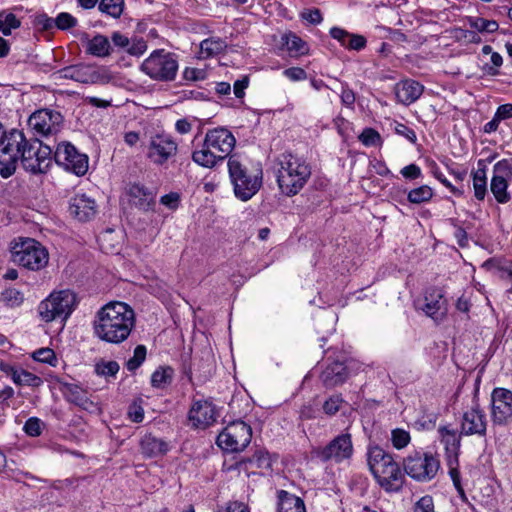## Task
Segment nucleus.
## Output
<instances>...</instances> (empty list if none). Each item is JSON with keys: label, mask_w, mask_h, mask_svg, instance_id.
<instances>
[{"label": "nucleus", "mask_w": 512, "mask_h": 512, "mask_svg": "<svg viewBox=\"0 0 512 512\" xmlns=\"http://www.w3.org/2000/svg\"><path fill=\"white\" fill-rule=\"evenodd\" d=\"M135 320V312L128 304L120 301L109 302L95 315L94 334L104 342L120 344L130 336Z\"/></svg>", "instance_id": "nucleus-1"}, {"label": "nucleus", "mask_w": 512, "mask_h": 512, "mask_svg": "<svg viewBox=\"0 0 512 512\" xmlns=\"http://www.w3.org/2000/svg\"><path fill=\"white\" fill-rule=\"evenodd\" d=\"M277 184L282 194L297 195L311 176V167L302 158L291 153H283L278 159Z\"/></svg>", "instance_id": "nucleus-2"}, {"label": "nucleus", "mask_w": 512, "mask_h": 512, "mask_svg": "<svg viewBox=\"0 0 512 512\" xmlns=\"http://www.w3.org/2000/svg\"><path fill=\"white\" fill-rule=\"evenodd\" d=\"M368 465L377 483L386 492H399L405 477L392 456L379 446L368 450Z\"/></svg>", "instance_id": "nucleus-3"}, {"label": "nucleus", "mask_w": 512, "mask_h": 512, "mask_svg": "<svg viewBox=\"0 0 512 512\" xmlns=\"http://www.w3.org/2000/svg\"><path fill=\"white\" fill-rule=\"evenodd\" d=\"M228 172L233 193L240 201L250 200L262 186V169L250 171L235 154L229 156Z\"/></svg>", "instance_id": "nucleus-4"}, {"label": "nucleus", "mask_w": 512, "mask_h": 512, "mask_svg": "<svg viewBox=\"0 0 512 512\" xmlns=\"http://www.w3.org/2000/svg\"><path fill=\"white\" fill-rule=\"evenodd\" d=\"M25 145H27V138L20 130L12 129L1 136L0 175L3 178H8L15 173Z\"/></svg>", "instance_id": "nucleus-5"}, {"label": "nucleus", "mask_w": 512, "mask_h": 512, "mask_svg": "<svg viewBox=\"0 0 512 512\" xmlns=\"http://www.w3.org/2000/svg\"><path fill=\"white\" fill-rule=\"evenodd\" d=\"M11 255L14 263L33 271L41 270L49 261L46 248L32 238L16 242L11 249Z\"/></svg>", "instance_id": "nucleus-6"}, {"label": "nucleus", "mask_w": 512, "mask_h": 512, "mask_svg": "<svg viewBox=\"0 0 512 512\" xmlns=\"http://www.w3.org/2000/svg\"><path fill=\"white\" fill-rule=\"evenodd\" d=\"M313 456L323 463L342 464L349 462L354 454L352 435L345 429L326 445L315 448Z\"/></svg>", "instance_id": "nucleus-7"}, {"label": "nucleus", "mask_w": 512, "mask_h": 512, "mask_svg": "<svg viewBox=\"0 0 512 512\" xmlns=\"http://www.w3.org/2000/svg\"><path fill=\"white\" fill-rule=\"evenodd\" d=\"M76 306V295L70 290L52 293L38 307L42 320L51 322L57 318L67 319Z\"/></svg>", "instance_id": "nucleus-8"}, {"label": "nucleus", "mask_w": 512, "mask_h": 512, "mask_svg": "<svg viewBox=\"0 0 512 512\" xmlns=\"http://www.w3.org/2000/svg\"><path fill=\"white\" fill-rule=\"evenodd\" d=\"M403 467L408 476L418 482L431 481L437 475L440 462L433 454L415 452L403 461Z\"/></svg>", "instance_id": "nucleus-9"}, {"label": "nucleus", "mask_w": 512, "mask_h": 512, "mask_svg": "<svg viewBox=\"0 0 512 512\" xmlns=\"http://www.w3.org/2000/svg\"><path fill=\"white\" fill-rule=\"evenodd\" d=\"M177 69L176 59L164 50H155L141 65V70L145 74L160 81L173 80Z\"/></svg>", "instance_id": "nucleus-10"}, {"label": "nucleus", "mask_w": 512, "mask_h": 512, "mask_svg": "<svg viewBox=\"0 0 512 512\" xmlns=\"http://www.w3.org/2000/svg\"><path fill=\"white\" fill-rule=\"evenodd\" d=\"M51 153L50 146L43 145L37 139H27L20 160L26 171L33 174L45 173L51 164Z\"/></svg>", "instance_id": "nucleus-11"}, {"label": "nucleus", "mask_w": 512, "mask_h": 512, "mask_svg": "<svg viewBox=\"0 0 512 512\" xmlns=\"http://www.w3.org/2000/svg\"><path fill=\"white\" fill-rule=\"evenodd\" d=\"M58 73L61 78L83 84H107L112 80L111 73L107 68L89 64L67 66Z\"/></svg>", "instance_id": "nucleus-12"}, {"label": "nucleus", "mask_w": 512, "mask_h": 512, "mask_svg": "<svg viewBox=\"0 0 512 512\" xmlns=\"http://www.w3.org/2000/svg\"><path fill=\"white\" fill-rule=\"evenodd\" d=\"M223 134L224 130L222 128L209 131L203 149L195 151L192 155L194 162L204 167H212L218 161L223 160Z\"/></svg>", "instance_id": "nucleus-13"}, {"label": "nucleus", "mask_w": 512, "mask_h": 512, "mask_svg": "<svg viewBox=\"0 0 512 512\" xmlns=\"http://www.w3.org/2000/svg\"><path fill=\"white\" fill-rule=\"evenodd\" d=\"M54 158L58 165L77 176H83L88 170V156L80 153L69 142H63L57 146Z\"/></svg>", "instance_id": "nucleus-14"}, {"label": "nucleus", "mask_w": 512, "mask_h": 512, "mask_svg": "<svg viewBox=\"0 0 512 512\" xmlns=\"http://www.w3.org/2000/svg\"><path fill=\"white\" fill-rule=\"evenodd\" d=\"M28 125L39 136L55 135L62 128L63 116L58 111L40 109L29 117Z\"/></svg>", "instance_id": "nucleus-15"}, {"label": "nucleus", "mask_w": 512, "mask_h": 512, "mask_svg": "<svg viewBox=\"0 0 512 512\" xmlns=\"http://www.w3.org/2000/svg\"><path fill=\"white\" fill-rule=\"evenodd\" d=\"M512 179V160L502 159L493 167L490 190L496 201L505 204L510 201L511 196L507 191L509 181Z\"/></svg>", "instance_id": "nucleus-16"}, {"label": "nucleus", "mask_w": 512, "mask_h": 512, "mask_svg": "<svg viewBox=\"0 0 512 512\" xmlns=\"http://www.w3.org/2000/svg\"><path fill=\"white\" fill-rule=\"evenodd\" d=\"M491 420L494 425L506 426L512 422V392L494 388L491 393Z\"/></svg>", "instance_id": "nucleus-17"}, {"label": "nucleus", "mask_w": 512, "mask_h": 512, "mask_svg": "<svg viewBox=\"0 0 512 512\" xmlns=\"http://www.w3.org/2000/svg\"><path fill=\"white\" fill-rule=\"evenodd\" d=\"M178 151L177 143L171 136L155 134L150 137L147 146V157L156 165H163L169 159L176 156Z\"/></svg>", "instance_id": "nucleus-18"}, {"label": "nucleus", "mask_w": 512, "mask_h": 512, "mask_svg": "<svg viewBox=\"0 0 512 512\" xmlns=\"http://www.w3.org/2000/svg\"><path fill=\"white\" fill-rule=\"evenodd\" d=\"M252 438V429L242 420H234L226 425V452L243 451Z\"/></svg>", "instance_id": "nucleus-19"}, {"label": "nucleus", "mask_w": 512, "mask_h": 512, "mask_svg": "<svg viewBox=\"0 0 512 512\" xmlns=\"http://www.w3.org/2000/svg\"><path fill=\"white\" fill-rule=\"evenodd\" d=\"M421 310L435 322H441L447 314V300L442 288L428 287L424 292V304Z\"/></svg>", "instance_id": "nucleus-20"}, {"label": "nucleus", "mask_w": 512, "mask_h": 512, "mask_svg": "<svg viewBox=\"0 0 512 512\" xmlns=\"http://www.w3.org/2000/svg\"><path fill=\"white\" fill-rule=\"evenodd\" d=\"M487 416L478 404L466 410L461 419V434L465 436H485L487 430Z\"/></svg>", "instance_id": "nucleus-21"}, {"label": "nucleus", "mask_w": 512, "mask_h": 512, "mask_svg": "<svg viewBox=\"0 0 512 512\" xmlns=\"http://www.w3.org/2000/svg\"><path fill=\"white\" fill-rule=\"evenodd\" d=\"M57 382L59 384V390L68 402L73 403L90 413L100 411L98 403L90 398L86 390L76 384L67 383L61 380H58Z\"/></svg>", "instance_id": "nucleus-22"}, {"label": "nucleus", "mask_w": 512, "mask_h": 512, "mask_svg": "<svg viewBox=\"0 0 512 512\" xmlns=\"http://www.w3.org/2000/svg\"><path fill=\"white\" fill-rule=\"evenodd\" d=\"M216 419V410L212 403L206 400L195 401L189 411V421L196 428H206Z\"/></svg>", "instance_id": "nucleus-23"}, {"label": "nucleus", "mask_w": 512, "mask_h": 512, "mask_svg": "<svg viewBox=\"0 0 512 512\" xmlns=\"http://www.w3.org/2000/svg\"><path fill=\"white\" fill-rule=\"evenodd\" d=\"M440 442L444 445L448 454V462L457 461L458 452L461 444V432L453 428L451 425L440 426L438 428Z\"/></svg>", "instance_id": "nucleus-24"}, {"label": "nucleus", "mask_w": 512, "mask_h": 512, "mask_svg": "<svg viewBox=\"0 0 512 512\" xmlns=\"http://www.w3.org/2000/svg\"><path fill=\"white\" fill-rule=\"evenodd\" d=\"M69 212L79 221H88L96 214L95 201L84 194L75 195L70 200Z\"/></svg>", "instance_id": "nucleus-25"}, {"label": "nucleus", "mask_w": 512, "mask_h": 512, "mask_svg": "<svg viewBox=\"0 0 512 512\" xmlns=\"http://www.w3.org/2000/svg\"><path fill=\"white\" fill-rule=\"evenodd\" d=\"M423 90V85L412 79L402 80L394 88L397 101L404 105L414 103L422 95Z\"/></svg>", "instance_id": "nucleus-26"}, {"label": "nucleus", "mask_w": 512, "mask_h": 512, "mask_svg": "<svg viewBox=\"0 0 512 512\" xmlns=\"http://www.w3.org/2000/svg\"><path fill=\"white\" fill-rule=\"evenodd\" d=\"M349 373L346 365L340 361L329 363L320 375V380L326 388H333L343 384Z\"/></svg>", "instance_id": "nucleus-27"}, {"label": "nucleus", "mask_w": 512, "mask_h": 512, "mask_svg": "<svg viewBox=\"0 0 512 512\" xmlns=\"http://www.w3.org/2000/svg\"><path fill=\"white\" fill-rule=\"evenodd\" d=\"M330 36L337 40L341 46L349 50H362L366 46V38L359 34L349 33L348 31L339 28L332 27L330 29Z\"/></svg>", "instance_id": "nucleus-28"}, {"label": "nucleus", "mask_w": 512, "mask_h": 512, "mask_svg": "<svg viewBox=\"0 0 512 512\" xmlns=\"http://www.w3.org/2000/svg\"><path fill=\"white\" fill-rule=\"evenodd\" d=\"M127 193L130 198L129 201L140 210L148 211L154 205L153 194L140 184H131Z\"/></svg>", "instance_id": "nucleus-29"}, {"label": "nucleus", "mask_w": 512, "mask_h": 512, "mask_svg": "<svg viewBox=\"0 0 512 512\" xmlns=\"http://www.w3.org/2000/svg\"><path fill=\"white\" fill-rule=\"evenodd\" d=\"M141 453L148 458L164 455L168 451V444L151 434L145 435L140 442Z\"/></svg>", "instance_id": "nucleus-30"}, {"label": "nucleus", "mask_w": 512, "mask_h": 512, "mask_svg": "<svg viewBox=\"0 0 512 512\" xmlns=\"http://www.w3.org/2000/svg\"><path fill=\"white\" fill-rule=\"evenodd\" d=\"M278 512H306L304 501L285 490L278 492Z\"/></svg>", "instance_id": "nucleus-31"}, {"label": "nucleus", "mask_w": 512, "mask_h": 512, "mask_svg": "<svg viewBox=\"0 0 512 512\" xmlns=\"http://www.w3.org/2000/svg\"><path fill=\"white\" fill-rule=\"evenodd\" d=\"M477 170L472 172L474 196L483 201L487 193V177L485 160H478Z\"/></svg>", "instance_id": "nucleus-32"}, {"label": "nucleus", "mask_w": 512, "mask_h": 512, "mask_svg": "<svg viewBox=\"0 0 512 512\" xmlns=\"http://www.w3.org/2000/svg\"><path fill=\"white\" fill-rule=\"evenodd\" d=\"M281 45L290 53L291 56L303 55L308 51L305 41L293 32H288L282 35Z\"/></svg>", "instance_id": "nucleus-33"}, {"label": "nucleus", "mask_w": 512, "mask_h": 512, "mask_svg": "<svg viewBox=\"0 0 512 512\" xmlns=\"http://www.w3.org/2000/svg\"><path fill=\"white\" fill-rule=\"evenodd\" d=\"M86 52L95 57H106L111 53V45L108 38L104 35L97 34L88 40Z\"/></svg>", "instance_id": "nucleus-34"}, {"label": "nucleus", "mask_w": 512, "mask_h": 512, "mask_svg": "<svg viewBox=\"0 0 512 512\" xmlns=\"http://www.w3.org/2000/svg\"><path fill=\"white\" fill-rule=\"evenodd\" d=\"M468 23L471 28L479 33H494L498 30L499 24L495 20H487L482 17H469Z\"/></svg>", "instance_id": "nucleus-35"}, {"label": "nucleus", "mask_w": 512, "mask_h": 512, "mask_svg": "<svg viewBox=\"0 0 512 512\" xmlns=\"http://www.w3.org/2000/svg\"><path fill=\"white\" fill-rule=\"evenodd\" d=\"M223 43L220 39L209 38L200 43L199 58L205 59L221 52Z\"/></svg>", "instance_id": "nucleus-36"}, {"label": "nucleus", "mask_w": 512, "mask_h": 512, "mask_svg": "<svg viewBox=\"0 0 512 512\" xmlns=\"http://www.w3.org/2000/svg\"><path fill=\"white\" fill-rule=\"evenodd\" d=\"M173 378V370L170 367H160L151 376V384L155 388H164Z\"/></svg>", "instance_id": "nucleus-37"}, {"label": "nucleus", "mask_w": 512, "mask_h": 512, "mask_svg": "<svg viewBox=\"0 0 512 512\" xmlns=\"http://www.w3.org/2000/svg\"><path fill=\"white\" fill-rule=\"evenodd\" d=\"M20 25V20L13 13L0 12V32L3 35L9 36L12 30L19 28Z\"/></svg>", "instance_id": "nucleus-38"}, {"label": "nucleus", "mask_w": 512, "mask_h": 512, "mask_svg": "<svg viewBox=\"0 0 512 512\" xmlns=\"http://www.w3.org/2000/svg\"><path fill=\"white\" fill-rule=\"evenodd\" d=\"M124 0H101L99 10L113 18H119L123 12Z\"/></svg>", "instance_id": "nucleus-39"}, {"label": "nucleus", "mask_w": 512, "mask_h": 512, "mask_svg": "<svg viewBox=\"0 0 512 512\" xmlns=\"http://www.w3.org/2000/svg\"><path fill=\"white\" fill-rule=\"evenodd\" d=\"M433 196V190L428 185H422L412 189L408 193V201L412 204H421L428 202Z\"/></svg>", "instance_id": "nucleus-40"}, {"label": "nucleus", "mask_w": 512, "mask_h": 512, "mask_svg": "<svg viewBox=\"0 0 512 512\" xmlns=\"http://www.w3.org/2000/svg\"><path fill=\"white\" fill-rule=\"evenodd\" d=\"M14 383L19 386L39 387L43 381L37 375L20 368Z\"/></svg>", "instance_id": "nucleus-41"}, {"label": "nucleus", "mask_w": 512, "mask_h": 512, "mask_svg": "<svg viewBox=\"0 0 512 512\" xmlns=\"http://www.w3.org/2000/svg\"><path fill=\"white\" fill-rule=\"evenodd\" d=\"M147 349L144 345H138L134 349L133 356L126 362V368L133 372L137 370L146 359Z\"/></svg>", "instance_id": "nucleus-42"}, {"label": "nucleus", "mask_w": 512, "mask_h": 512, "mask_svg": "<svg viewBox=\"0 0 512 512\" xmlns=\"http://www.w3.org/2000/svg\"><path fill=\"white\" fill-rule=\"evenodd\" d=\"M119 369L120 366L116 361L101 360L95 364V373L99 376H115Z\"/></svg>", "instance_id": "nucleus-43"}, {"label": "nucleus", "mask_w": 512, "mask_h": 512, "mask_svg": "<svg viewBox=\"0 0 512 512\" xmlns=\"http://www.w3.org/2000/svg\"><path fill=\"white\" fill-rule=\"evenodd\" d=\"M358 138L359 141L367 147L379 146L382 144L380 134L373 128H365Z\"/></svg>", "instance_id": "nucleus-44"}, {"label": "nucleus", "mask_w": 512, "mask_h": 512, "mask_svg": "<svg viewBox=\"0 0 512 512\" xmlns=\"http://www.w3.org/2000/svg\"><path fill=\"white\" fill-rule=\"evenodd\" d=\"M1 301L7 306L16 307L23 302V294L15 288H8L2 292Z\"/></svg>", "instance_id": "nucleus-45"}, {"label": "nucleus", "mask_w": 512, "mask_h": 512, "mask_svg": "<svg viewBox=\"0 0 512 512\" xmlns=\"http://www.w3.org/2000/svg\"><path fill=\"white\" fill-rule=\"evenodd\" d=\"M249 462L256 465V467L260 469L268 470L272 467V460L269 453L261 449L257 450L253 454L252 458L249 459Z\"/></svg>", "instance_id": "nucleus-46"}, {"label": "nucleus", "mask_w": 512, "mask_h": 512, "mask_svg": "<svg viewBox=\"0 0 512 512\" xmlns=\"http://www.w3.org/2000/svg\"><path fill=\"white\" fill-rule=\"evenodd\" d=\"M343 403L341 395H332L324 402L323 411L328 416H333L340 410Z\"/></svg>", "instance_id": "nucleus-47"}, {"label": "nucleus", "mask_w": 512, "mask_h": 512, "mask_svg": "<svg viewBox=\"0 0 512 512\" xmlns=\"http://www.w3.org/2000/svg\"><path fill=\"white\" fill-rule=\"evenodd\" d=\"M77 19L70 13L62 12L55 18V26L60 30H68L77 26Z\"/></svg>", "instance_id": "nucleus-48"}, {"label": "nucleus", "mask_w": 512, "mask_h": 512, "mask_svg": "<svg viewBox=\"0 0 512 512\" xmlns=\"http://www.w3.org/2000/svg\"><path fill=\"white\" fill-rule=\"evenodd\" d=\"M391 441L396 449H402L410 442V434L404 429H394L392 431Z\"/></svg>", "instance_id": "nucleus-49"}, {"label": "nucleus", "mask_w": 512, "mask_h": 512, "mask_svg": "<svg viewBox=\"0 0 512 512\" xmlns=\"http://www.w3.org/2000/svg\"><path fill=\"white\" fill-rule=\"evenodd\" d=\"M33 358L36 361L48 363V364H51L52 366H56V363H54L53 361L56 362L57 359H56L54 351L50 348H41V349L35 351L33 353Z\"/></svg>", "instance_id": "nucleus-50"}, {"label": "nucleus", "mask_w": 512, "mask_h": 512, "mask_svg": "<svg viewBox=\"0 0 512 512\" xmlns=\"http://www.w3.org/2000/svg\"><path fill=\"white\" fill-rule=\"evenodd\" d=\"M432 173L437 180H439L446 188L450 190L451 193L457 196L462 195L463 192L452 185V183L444 176V174L439 170L435 163L432 169Z\"/></svg>", "instance_id": "nucleus-51"}, {"label": "nucleus", "mask_w": 512, "mask_h": 512, "mask_svg": "<svg viewBox=\"0 0 512 512\" xmlns=\"http://www.w3.org/2000/svg\"><path fill=\"white\" fill-rule=\"evenodd\" d=\"M394 131H395L396 134L406 138L407 140H409L413 144L417 140V136H416L415 131L412 128L408 127L407 125L403 124V123L396 122L395 123V127H394Z\"/></svg>", "instance_id": "nucleus-52"}, {"label": "nucleus", "mask_w": 512, "mask_h": 512, "mask_svg": "<svg viewBox=\"0 0 512 512\" xmlns=\"http://www.w3.org/2000/svg\"><path fill=\"white\" fill-rule=\"evenodd\" d=\"M414 512H434L433 498L429 495L421 497L415 504Z\"/></svg>", "instance_id": "nucleus-53"}, {"label": "nucleus", "mask_w": 512, "mask_h": 512, "mask_svg": "<svg viewBox=\"0 0 512 512\" xmlns=\"http://www.w3.org/2000/svg\"><path fill=\"white\" fill-rule=\"evenodd\" d=\"M24 431L29 436H32V437L39 436L41 434L40 420L35 417L29 418L24 425Z\"/></svg>", "instance_id": "nucleus-54"}, {"label": "nucleus", "mask_w": 512, "mask_h": 512, "mask_svg": "<svg viewBox=\"0 0 512 512\" xmlns=\"http://www.w3.org/2000/svg\"><path fill=\"white\" fill-rule=\"evenodd\" d=\"M490 60H491L492 66H487L486 71L489 75L496 76L499 74L498 69L503 64V58L498 52H494V53H492Z\"/></svg>", "instance_id": "nucleus-55"}, {"label": "nucleus", "mask_w": 512, "mask_h": 512, "mask_svg": "<svg viewBox=\"0 0 512 512\" xmlns=\"http://www.w3.org/2000/svg\"><path fill=\"white\" fill-rule=\"evenodd\" d=\"M283 74L292 81L304 80L307 77L306 71L300 67H291L285 69Z\"/></svg>", "instance_id": "nucleus-56"}, {"label": "nucleus", "mask_w": 512, "mask_h": 512, "mask_svg": "<svg viewBox=\"0 0 512 512\" xmlns=\"http://www.w3.org/2000/svg\"><path fill=\"white\" fill-rule=\"evenodd\" d=\"M249 85V77L243 76L241 79L235 81L233 85V92L237 98H243L245 95V89Z\"/></svg>", "instance_id": "nucleus-57"}, {"label": "nucleus", "mask_w": 512, "mask_h": 512, "mask_svg": "<svg viewBox=\"0 0 512 512\" xmlns=\"http://www.w3.org/2000/svg\"><path fill=\"white\" fill-rule=\"evenodd\" d=\"M147 49V44L143 39L135 40L132 44H129L127 52L131 55L139 56L142 55Z\"/></svg>", "instance_id": "nucleus-58"}, {"label": "nucleus", "mask_w": 512, "mask_h": 512, "mask_svg": "<svg viewBox=\"0 0 512 512\" xmlns=\"http://www.w3.org/2000/svg\"><path fill=\"white\" fill-rule=\"evenodd\" d=\"M340 97H341V101H342L343 105L350 107V108H352L354 106L355 99H356L355 93L353 92V90H351L347 86L342 87Z\"/></svg>", "instance_id": "nucleus-59"}, {"label": "nucleus", "mask_w": 512, "mask_h": 512, "mask_svg": "<svg viewBox=\"0 0 512 512\" xmlns=\"http://www.w3.org/2000/svg\"><path fill=\"white\" fill-rule=\"evenodd\" d=\"M401 174L408 179H417L421 175V169L416 164H410L402 168Z\"/></svg>", "instance_id": "nucleus-60"}, {"label": "nucleus", "mask_w": 512, "mask_h": 512, "mask_svg": "<svg viewBox=\"0 0 512 512\" xmlns=\"http://www.w3.org/2000/svg\"><path fill=\"white\" fill-rule=\"evenodd\" d=\"M111 39L115 46L126 50L130 44L129 38L120 32H114L111 36Z\"/></svg>", "instance_id": "nucleus-61"}, {"label": "nucleus", "mask_w": 512, "mask_h": 512, "mask_svg": "<svg viewBox=\"0 0 512 512\" xmlns=\"http://www.w3.org/2000/svg\"><path fill=\"white\" fill-rule=\"evenodd\" d=\"M160 202L171 209H175L179 203V195L177 193L166 194L161 197Z\"/></svg>", "instance_id": "nucleus-62"}, {"label": "nucleus", "mask_w": 512, "mask_h": 512, "mask_svg": "<svg viewBox=\"0 0 512 512\" xmlns=\"http://www.w3.org/2000/svg\"><path fill=\"white\" fill-rule=\"evenodd\" d=\"M495 114H496L497 118H499L500 120L512 118V104L507 103V104L500 105L497 108Z\"/></svg>", "instance_id": "nucleus-63"}, {"label": "nucleus", "mask_w": 512, "mask_h": 512, "mask_svg": "<svg viewBox=\"0 0 512 512\" xmlns=\"http://www.w3.org/2000/svg\"><path fill=\"white\" fill-rule=\"evenodd\" d=\"M303 18L311 24H319L322 21V15L319 9L309 10L302 14Z\"/></svg>", "instance_id": "nucleus-64"}]
</instances>
